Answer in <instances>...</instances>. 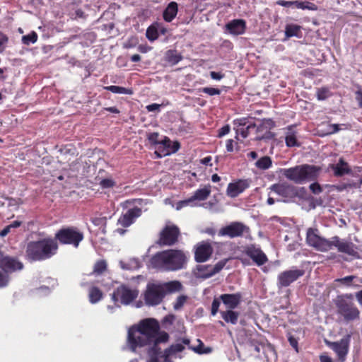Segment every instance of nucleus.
Masks as SVG:
<instances>
[{
    "label": "nucleus",
    "instance_id": "4be33fe9",
    "mask_svg": "<svg viewBox=\"0 0 362 362\" xmlns=\"http://www.w3.org/2000/svg\"><path fill=\"white\" fill-rule=\"evenodd\" d=\"M141 214L142 211L141 208L135 206L132 209H129L119 218L117 223L123 228H127L130 226L137 218L141 216Z\"/></svg>",
    "mask_w": 362,
    "mask_h": 362
},
{
    "label": "nucleus",
    "instance_id": "c9c22d12",
    "mask_svg": "<svg viewBox=\"0 0 362 362\" xmlns=\"http://www.w3.org/2000/svg\"><path fill=\"white\" fill-rule=\"evenodd\" d=\"M356 279H357V276L350 275L343 278L336 279L334 280V283L337 286H345L346 288H349L353 286V281Z\"/></svg>",
    "mask_w": 362,
    "mask_h": 362
},
{
    "label": "nucleus",
    "instance_id": "4d7b16f0",
    "mask_svg": "<svg viewBox=\"0 0 362 362\" xmlns=\"http://www.w3.org/2000/svg\"><path fill=\"white\" fill-rule=\"evenodd\" d=\"M290 345L296 351V352H298V340L293 336H289L288 339Z\"/></svg>",
    "mask_w": 362,
    "mask_h": 362
},
{
    "label": "nucleus",
    "instance_id": "052dcab7",
    "mask_svg": "<svg viewBox=\"0 0 362 362\" xmlns=\"http://www.w3.org/2000/svg\"><path fill=\"white\" fill-rule=\"evenodd\" d=\"M64 153V155L66 156L67 154L74 156L75 154V149L72 148L71 146H66L64 149L62 150Z\"/></svg>",
    "mask_w": 362,
    "mask_h": 362
},
{
    "label": "nucleus",
    "instance_id": "72a5a7b5",
    "mask_svg": "<svg viewBox=\"0 0 362 362\" xmlns=\"http://www.w3.org/2000/svg\"><path fill=\"white\" fill-rule=\"evenodd\" d=\"M211 193V187L210 186H206L204 188L198 189L194 193V194L189 197L191 202H193L196 200L198 201H204L206 200Z\"/></svg>",
    "mask_w": 362,
    "mask_h": 362
},
{
    "label": "nucleus",
    "instance_id": "9b49d317",
    "mask_svg": "<svg viewBox=\"0 0 362 362\" xmlns=\"http://www.w3.org/2000/svg\"><path fill=\"white\" fill-rule=\"evenodd\" d=\"M307 244L320 252H327L330 250V240L320 237L317 228H309L306 233Z\"/></svg>",
    "mask_w": 362,
    "mask_h": 362
},
{
    "label": "nucleus",
    "instance_id": "a878e982",
    "mask_svg": "<svg viewBox=\"0 0 362 362\" xmlns=\"http://www.w3.org/2000/svg\"><path fill=\"white\" fill-rule=\"evenodd\" d=\"M0 267L5 272L11 273L17 270H21L23 264L16 258L6 256Z\"/></svg>",
    "mask_w": 362,
    "mask_h": 362
},
{
    "label": "nucleus",
    "instance_id": "f704fd0d",
    "mask_svg": "<svg viewBox=\"0 0 362 362\" xmlns=\"http://www.w3.org/2000/svg\"><path fill=\"white\" fill-rule=\"evenodd\" d=\"M103 292L96 286H93L89 290V301L94 304L99 302L103 298Z\"/></svg>",
    "mask_w": 362,
    "mask_h": 362
},
{
    "label": "nucleus",
    "instance_id": "39448f33",
    "mask_svg": "<svg viewBox=\"0 0 362 362\" xmlns=\"http://www.w3.org/2000/svg\"><path fill=\"white\" fill-rule=\"evenodd\" d=\"M337 314L346 322L358 320L361 312L354 303V295L351 293L339 294L333 299Z\"/></svg>",
    "mask_w": 362,
    "mask_h": 362
},
{
    "label": "nucleus",
    "instance_id": "79ce46f5",
    "mask_svg": "<svg viewBox=\"0 0 362 362\" xmlns=\"http://www.w3.org/2000/svg\"><path fill=\"white\" fill-rule=\"evenodd\" d=\"M159 134L158 132H152L149 133L147 136V139L151 144L156 146V147H158L159 143L160 140L158 139Z\"/></svg>",
    "mask_w": 362,
    "mask_h": 362
},
{
    "label": "nucleus",
    "instance_id": "f3484780",
    "mask_svg": "<svg viewBox=\"0 0 362 362\" xmlns=\"http://www.w3.org/2000/svg\"><path fill=\"white\" fill-rule=\"evenodd\" d=\"M180 147V144L177 141H171L169 138L164 136L160 140L158 147H155V153L158 157H165L175 153Z\"/></svg>",
    "mask_w": 362,
    "mask_h": 362
},
{
    "label": "nucleus",
    "instance_id": "6ab92c4d",
    "mask_svg": "<svg viewBox=\"0 0 362 362\" xmlns=\"http://www.w3.org/2000/svg\"><path fill=\"white\" fill-rule=\"evenodd\" d=\"M251 184L250 179H238L228 185L226 194L230 198H235L249 188Z\"/></svg>",
    "mask_w": 362,
    "mask_h": 362
},
{
    "label": "nucleus",
    "instance_id": "a18cd8bd",
    "mask_svg": "<svg viewBox=\"0 0 362 362\" xmlns=\"http://www.w3.org/2000/svg\"><path fill=\"white\" fill-rule=\"evenodd\" d=\"M255 165L262 170L268 169L272 165V160H257Z\"/></svg>",
    "mask_w": 362,
    "mask_h": 362
},
{
    "label": "nucleus",
    "instance_id": "c85d7f7f",
    "mask_svg": "<svg viewBox=\"0 0 362 362\" xmlns=\"http://www.w3.org/2000/svg\"><path fill=\"white\" fill-rule=\"evenodd\" d=\"M178 11V5L175 1H171L163 11V18L167 22H171L176 16Z\"/></svg>",
    "mask_w": 362,
    "mask_h": 362
},
{
    "label": "nucleus",
    "instance_id": "7ed1b4c3",
    "mask_svg": "<svg viewBox=\"0 0 362 362\" xmlns=\"http://www.w3.org/2000/svg\"><path fill=\"white\" fill-rule=\"evenodd\" d=\"M182 284L178 281L164 284L148 283L143 293L146 305L156 306L160 304L168 293L181 290Z\"/></svg>",
    "mask_w": 362,
    "mask_h": 362
},
{
    "label": "nucleus",
    "instance_id": "3c124183",
    "mask_svg": "<svg viewBox=\"0 0 362 362\" xmlns=\"http://www.w3.org/2000/svg\"><path fill=\"white\" fill-rule=\"evenodd\" d=\"M202 91L206 94L209 95H220L221 90L218 88H211V87H204L202 89Z\"/></svg>",
    "mask_w": 362,
    "mask_h": 362
},
{
    "label": "nucleus",
    "instance_id": "6e6d98bb",
    "mask_svg": "<svg viewBox=\"0 0 362 362\" xmlns=\"http://www.w3.org/2000/svg\"><path fill=\"white\" fill-rule=\"evenodd\" d=\"M189 198L178 202L176 204V210H180L183 207H185L191 204Z\"/></svg>",
    "mask_w": 362,
    "mask_h": 362
},
{
    "label": "nucleus",
    "instance_id": "e2e57ef3",
    "mask_svg": "<svg viewBox=\"0 0 362 362\" xmlns=\"http://www.w3.org/2000/svg\"><path fill=\"white\" fill-rule=\"evenodd\" d=\"M160 107V105L156 104V103H153V104L147 105L146 107V108L148 112H156V111L159 112Z\"/></svg>",
    "mask_w": 362,
    "mask_h": 362
},
{
    "label": "nucleus",
    "instance_id": "5fc2aeb1",
    "mask_svg": "<svg viewBox=\"0 0 362 362\" xmlns=\"http://www.w3.org/2000/svg\"><path fill=\"white\" fill-rule=\"evenodd\" d=\"M7 42L8 37L4 34L0 33V53L4 50Z\"/></svg>",
    "mask_w": 362,
    "mask_h": 362
},
{
    "label": "nucleus",
    "instance_id": "8fccbe9b",
    "mask_svg": "<svg viewBox=\"0 0 362 362\" xmlns=\"http://www.w3.org/2000/svg\"><path fill=\"white\" fill-rule=\"evenodd\" d=\"M221 300L218 298H214L211 304V313L212 315H216L218 312V308L221 304Z\"/></svg>",
    "mask_w": 362,
    "mask_h": 362
},
{
    "label": "nucleus",
    "instance_id": "9d476101",
    "mask_svg": "<svg viewBox=\"0 0 362 362\" xmlns=\"http://www.w3.org/2000/svg\"><path fill=\"white\" fill-rule=\"evenodd\" d=\"M250 228L242 222L234 221L220 228L218 235L235 238L243 237L245 234H250Z\"/></svg>",
    "mask_w": 362,
    "mask_h": 362
},
{
    "label": "nucleus",
    "instance_id": "dca6fc26",
    "mask_svg": "<svg viewBox=\"0 0 362 362\" xmlns=\"http://www.w3.org/2000/svg\"><path fill=\"white\" fill-rule=\"evenodd\" d=\"M305 272L303 269H291L284 271L278 275L277 286L279 288L289 286L292 283L303 276Z\"/></svg>",
    "mask_w": 362,
    "mask_h": 362
},
{
    "label": "nucleus",
    "instance_id": "69168bd1",
    "mask_svg": "<svg viewBox=\"0 0 362 362\" xmlns=\"http://www.w3.org/2000/svg\"><path fill=\"white\" fill-rule=\"evenodd\" d=\"M173 355L171 353L168 352V350L165 349L164 350V352L163 353L161 357L163 358V362H173L170 358V356Z\"/></svg>",
    "mask_w": 362,
    "mask_h": 362
},
{
    "label": "nucleus",
    "instance_id": "58836bf2",
    "mask_svg": "<svg viewBox=\"0 0 362 362\" xmlns=\"http://www.w3.org/2000/svg\"><path fill=\"white\" fill-rule=\"evenodd\" d=\"M37 34L35 31H32L28 35H23L22 37V42L25 45H30V44H34L37 40Z\"/></svg>",
    "mask_w": 362,
    "mask_h": 362
},
{
    "label": "nucleus",
    "instance_id": "393cba45",
    "mask_svg": "<svg viewBox=\"0 0 362 362\" xmlns=\"http://www.w3.org/2000/svg\"><path fill=\"white\" fill-rule=\"evenodd\" d=\"M225 27L233 35H243L246 30V21L243 19H234L226 23Z\"/></svg>",
    "mask_w": 362,
    "mask_h": 362
},
{
    "label": "nucleus",
    "instance_id": "13d9d810",
    "mask_svg": "<svg viewBox=\"0 0 362 362\" xmlns=\"http://www.w3.org/2000/svg\"><path fill=\"white\" fill-rule=\"evenodd\" d=\"M230 126L228 124H226L223 127H222L219 130H218V137H222L226 134H228L230 132Z\"/></svg>",
    "mask_w": 362,
    "mask_h": 362
},
{
    "label": "nucleus",
    "instance_id": "09e8293b",
    "mask_svg": "<svg viewBox=\"0 0 362 362\" xmlns=\"http://www.w3.org/2000/svg\"><path fill=\"white\" fill-rule=\"evenodd\" d=\"M238 140H233V139H228L226 141V150L228 152H233L235 149H235L238 151L239 147L238 146V142H237Z\"/></svg>",
    "mask_w": 362,
    "mask_h": 362
},
{
    "label": "nucleus",
    "instance_id": "bb28decb",
    "mask_svg": "<svg viewBox=\"0 0 362 362\" xmlns=\"http://www.w3.org/2000/svg\"><path fill=\"white\" fill-rule=\"evenodd\" d=\"M329 168L333 171V174L336 177H342L351 173L349 165L344 160H339L337 163L331 164Z\"/></svg>",
    "mask_w": 362,
    "mask_h": 362
},
{
    "label": "nucleus",
    "instance_id": "774afa93",
    "mask_svg": "<svg viewBox=\"0 0 362 362\" xmlns=\"http://www.w3.org/2000/svg\"><path fill=\"white\" fill-rule=\"evenodd\" d=\"M356 100L358 103V106L362 107V90H357L356 92Z\"/></svg>",
    "mask_w": 362,
    "mask_h": 362
},
{
    "label": "nucleus",
    "instance_id": "864d4df0",
    "mask_svg": "<svg viewBox=\"0 0 362 362\" xmlns=\"http://www.w3.org/2000/svg\"><path fill=\"white\" fill-rule=\"evenodd\" d=\"M310 189L315 194H318L322 191L321 186L317 182L311 184L310 185Z\"/></svg>",
    "mask_w": 362,
    "mask_h": 362
},
{
    "label": "nucleus",
    "instance_id": "6e6552de",
    "mask_svg": "<svg viewBox=\"0 0 362 362\" xmlns=\"http://www.w3.org/2000/svg\"><path fill=\"white\" fill-rule=\"evenodd\" d=\"M336 247L340 253L345 254L352 259H359V248L353 242L340 238L339 236H334L330 240V250Z\"/></svg>",
    "mask_w": 362,
    "mask_h": 362
},
{
    "label": "nucleus",
    "instance_id": "49530a36",
    "mask_svg": "<svg viewBox=\"0 0 362 362\" xmlns=\"http://www.w3.org/2000/svg\"><path fill=\"white\" fill-rule=\"evenodd\" d=\"M198 341L199 342V344L196 347H192V349H193L196 353L198 354H207L210 352V348H205L203 342L199 339Z\"/></svg>",
    "mask_w": 362,
    "mask_h": 362
},
{
    "label": "nucleus",
    "instance_id": "de8ad7c7",
    "mask_svg": "<svg viewBox=\"0 0 362 362\" xmlns=\"http://www.w3.org/2000/svg\"><path fill=\"white\" fill-rule=\"evenodd\" d=\"M99 184L102 188L107 189L113 187L115 185V182L110 178H105Z\"/></svg>",
    "mask_w": 362,
    "mask_h": 362
},
{
    "label": "nucleus",
    "instance_id": "a211bd4d",
    "mask_svg": "<svg viewBox=\"0 0 362 362\" xmlns=\"http://www.w3.org/2000/svg\"><path fill=\"white\" fill-rule=\"evenodd\" d=\"M214 252V248L209 241H202L194 247V260L197 263L208 261Z\"/></svg>",
    "mask_w": 362,
    "mask_h": 362
},
{
    "label": "nucleus",
    "instance_id": "cd10ccee",
    "mask_svg": "<svg viewBox=\"0 0 362 362\" xmlns=\"http://www.w3.org/2000/svg\"><path fill=\"white\" fill-rule=\"evenodd\" d=\"M297 132L293 126H289L285 132V141L288 147L299 146L300 142L297 139Z\"/></svg>",
    "mask_w": 362,
    "mask_h": 362
},
{
    "label": "nucleus",
    "instance_id": "aec40b11",
    "mask_svg": "<svg viewBox=\"0 0 362 362\" xmlns=\"http://www.w3.org/2000/svg\"><path fill=\"white\" fill-rule=\"evenodd\" d=\"M272 190L277 194L286 198L287 200L293 199L298 195L296 187L288 183L274 184L271 187Z\"/></svg>",
    "mask_w": 362,
    "mask_h": 362
},
{
    "label": "nucleus",
    "instance_id": "473e14b6",
    "mask_svg": "<svg viewBox=\"0 0 362 362\" xmlns=\"http://www.w3.org/2000/svg\"><path fill=\"white\" fill-rule=\"evenodd\" d=\"M254 124H250L245 127V123L240 122L235 129V139L239 140V135H241L243 139L246 138L251 132H254Z\"/></svg>",
    "mask_w": 362,
    "mask_h": 362
},
{
    "label": "nucleus",
    "instance_id": "2eb2a0df",
    "mask_svg": "<svg viewBox=\"0 0 362 362\" xmlns=\"http://www.w3.org/2000/svg\"><path fill=\"white\" fill-rule=\"evenodd\" d=\"M351 334H346L338 341H326L337 356V362H344L349 352Z\"/></svg>",
    "mask_w": 362,
    "mask_h": 362
},
{
    "label": "nucleus",
    "instance_id": "37998d69",
    "mask_svg": "<svg viewBox=\"0 0 362 362\" xmlns=\"http://www.w3.org/2000/svg\"><path fill=\"white\" fill-rule=\"evenodd\" d=\"M166 349L168 350V352H170L172 354H175L179 352H182L185 349V346L182 344H172Z\"/></svg>",
    "mask_w": 362,
    "mask_h": 362
},
{
    "label": "nucleus",
    "instance_id": "bf43d9fd",
    "mask_svg": "<svg viewBox=\"0 0 362 362\" xmlns=\"http://www.w3.org/2000/svg\"><path fill=\"white\" fill-rule=\"evenodd\" d=\"M340 130L339 125L337 124H331L328 125V133L329 134H334Z\"/></svg>",
    "mask_w": 362,
    "mask_h": 362
},
{
    "label": "nucleus",
    "instance_id": "f03ea898",
    "mask_svg": "<svg viewBox=\"0 0 362 362\" xmlns=\"http://www.w3.org/2000/svg\"><path fill=\"white\" fill-rule=\"evenodd\" d=\"M187 257L181 250H167L156 252L150 259L151 266L161 271L173 272L185 268Z\"/></svg>",
    "mask_w": 362,
    "mask_h": 362
},
{
    "label": "nucleus",
    "instance_id": "b1692460",
    "mask_svg": "<svg viewBox=\"0 0 362 362\" xmlns=\"http://www.w3.org/2000/svg\"><path fill=\"white\" fill-rule=\"evenodd\" d=\"M276 4L284 7H292L302 10L316 11L317 9L315 4L309 1L279 0Z\"/></svg>",
    "mask_w": 362,
    "mask_h": 362
},
{
    "label": "nucleus",
    "instance_id": "e433bc0d",
    "mask_svg": "<svg viewBox=\"0 0 362 362\" xmlns=\"http://www.w3.org/2000/svg\"><path fill=\"white\" fill-rule=\"evenodd\" d=\"M165 59L170 64L175 65L182 59V57L177 51L170 49L166 52Z\"/></svg>",
    "mask_w": 362,
    "mask_h": 362
},
{
    "label": "nucleus",
    "instance_id": "2f4dec72",
    "mask_svg": "<svg viewBox=\"0 0 362 362\" xmlns=\"http://www.w3.org/2000/svg\"><path fill=\"white\" fill-rule=\"evenodd\" d=\"M221 315L226 323L236 325L238 320L240 313L231 309H227L225 311H221Z\"/></svg>",
    "mask_w": 362,
    "mask_h": 362
},
{
    "label": "nucleus",
    "instance_id": "c03bdc74",
    "mask_svg": "<svg viewBox=\"0 0 362 362\" xmlns=\"http://www.w3.org/2000/svg\"><path fill=\"white\" fill-rule=\"evenodd\" d=\"M158 37V31L157 30L153 27H149L146 30V37L150 41H153L156 40Z\"/></svg>",
    "mask_w": 362,
    "mask_h": 362
},
{
    "label": "nucleus",
    "instance_id": "20e7f679",
    "mask_svg": "<svg viewBox=\"0 0 362 362\" xmlns=\"http://www.w3.org/2000/svg\"><path fill=\"white\" fill-rule=\"evenodd\" d=\"M58 243L48 237L36 241L30 242L26 248V256L31 261L48 259L57 253Z\"/></svg>",
    "mask_w": 362,
    "mask_h": 362
},
{
    "label": "nucleus",
    "instance_id": "0e129e2a",
    "mask_svg": "<svg viewBox=\"0 0 362 362\" xmlns=\"http://www.w3.org/2000/svg\"><path fill=\"white\" fill-rule=\"evenodd\" d=\"M210 76L214 80H221L224 78V74L221 72L211 71Z\"/></svg>",
    "mask_w": 362,
    "mask_h": 362
},
{
    "label": "nucleus",
    "instance_id": "f8f14e48",
    "mask_svg": "<svg viewBox=\"0 0 362 362\" xmlns=\"http://www.w3.org/2000/svg\"><path fill=\"white\" fill-rule=\"evenodd\" d=\"M180 228L175 225H166L159 233L157 243L161 246H172L177 243Z\"/></svg>",
    "mask_w": 362,
    "mask_h": 362
},
{
    "label": "nucleus",
    "instance_id": "412c9836",
    "mask_svg": "<svg viewBox=\"0 0 362 362\" xmlns=\"http://www.w3.org/2000/svg\"><path fill=\"white\" fill-rule=\"evenodd\" d=\"M245 254L249 257L257 265L262 266L268 262L265 253L254 245H250L245 248Z\"/></svg>",
    "mask_w": 362,
    "mask_h": 362
},
{
    "label": "nucleus",
    "instance_id": "423d86ee",
    "mask_svg": "<svg viewBox=\"0 0 362 362\" xmlns=\"http://www.w3.org/2000/svg\"><path fill=\"white\" fill-rule=\"evenodd\" d=\"M284 175L294 182L300 184L317 177V169L314 166L301 165L285 170Z\"/></svg>",
    "mask_w": 362,
    "mask_h": 362
},
{
    "label": "nucleus",
    "instance_id": "603ef678",
    "mask_svg": "<svg viewBox=\"0 0 362 362\" xmlns=\"http://www.w3.org/2000/svg\"><path fill=\"white\" fill-rule=\"evenodd\" d=\"M251 349H254L257 353H259L261 349H263L264 348V344H257L254 340H252L250 341V344Z\"/></svg>",
    "mask_w": 362,
    "mask_h": 362
},
{
    "label": "nucleus",
    "instance_id": "5701e85b",
    "mask_svg": "<svg viewBox=\"0 0 362 362\" xmlns=\"http://www.w3.org/2000/svg\"><path fill=\"white\" fill-rule=\"evenodd\" d=\"M219 299L227 309L234 310L241 303L243 295L240 292L235 293H224L219 296Z\"/></svg>",
    "mask_w": 362,
    "mask_h": 362
},
{
    "label": "nucleus",
    "instance_id": "0eeeda50",
    "mask_svg": "<svg viewBox=\"0 0 362 362\" xmlns=\"http://www.w3.org/2000/svg\"><path fill=\"white\" fill-rule=\"evenodd\" d=\"M84 235L78 228L74 226L63 227L55 233L54 239L62 245H71L78 247L83 240Z\"/></svg>",
    "mask_w": 362,
    "mask_h": 362
},
{
    "label": "nucleus",
    "instance_id": "680f3d73",
    "mask_svg": "<svg viewBox=\"0 0 362 362\" xmlns=\"http://www.w3.org/2000/svg\"><path fill=\"white\" fill-rule=\"evenodd\" d=\"M327 89H324V88H322V89H319L317 90V98L319 100H325L327 98Z\"/></svg>",
    "mask_w": 362,
    "mask_h": 362
},
{
    "label": "nucleus",
    "instance_id": "ea45409f",
    "mask_svg": "<svg viewBox=\"0 0 362 362\" xmlns=\"http://www.w3.org/2000/svg\"><path fill=\"white\" fill-rule=\"evenodd\" d=\"M107 269V263L105 260L98 261L93 269V272L97 274H101Z\"/></svg>",
    "mask_w": 362,
    "mask_h": 362
},
{
    "label": "nucleus",
    "instance_id": "a19ab883",
    "mask_svg": "<svg viewBox=\"0 0 362 362\" xmlns=\"http://www.w3.org/2000/svg\"><path fill=\"white\" fill-rule=\"evenodd\" d=\"M187 298V297L184 295L178 296L173 304V308L175 310L181 309L183 307L184 304L186 303Z\"/></svg>",
    "mask_w": 362,
    "mask_h": 362
},
{
    "label": "nucleus",
    "instance_id": "338daca9",
    "mask_svg": "<svg viewBox=\"0 0 362 362\" xmlns=\"http://www.w3.org/2000/svg\"><path fill=\"white\" fill-rule=\"evenodd\" d=\"M354 295V297H356L358 304L362 308V289L356 292Z\"/></svg>",
    "mask_w": 362,
    "mask_h": 362
},
{
    "label": "nucleus",
    "instance_id": "c756f323",
    "mask_svg": "<svg viewBox=\"0 0 362 362\" xmlns=\"http://www.w3.org/2000/svg\"><path fill=\"white\" fill-rule=\"evenodd\" d=\"M302 27L297 24L289 23L285 27V37L286 39H289L292 37H301L302 36Z\"/></svg>",
    "mask_w": 362,
    "mask_h": 362
},
{
    "label": "nucleus",
    "instance_id": "f257e3e1",
    "mask_svg": "<svg viewBox=\"0 0 362 362\" xmlns=\"http://www.w3.org/2000/svg\"><path fill=\"white\" fill-rule=\"evenodd\" d=\"M160 325L154 318L141 320L137 325L132 326L128 330L127 342L132 351L138 347H143L151 344L166 343L169 334L165 331H160Z\"/></svg>",
    "mask_w": 362,
    "mask_h": 362
},
{
    "label": "nucleus",
    "instance_id": "4c0bfd02",
    "mask_svg": "<svg viewBox=\"0 0 362 362\" xmlns=\"http://www.w3.org/2000/svg\"><path fill=\"white\" fill-rule=\"evenodd\" d=\"M104 88L107 90H109L113 93L116 94H125V95H132L133 90L130 88H127L122 86H105Z\"/></svg>",
    "mask_w": 362,
    "mask_h": 362
},
{
    "label": "nucleus",
    "instance_id": "1a4fd4ad",
    "mask_svg": "<svg viewBox=\"0 0 362 362\" xmlns=\"http://www.w3.org/2000/svg\"><path fill=\"white\" fill-rule=\"evenodd\" d=\"M139 293L137 288H132L127 285L122 284L113 291L111 298L115 304L119 302L123 305H129L136 299Z\"/></svg>",
    "mask_w": 362,
    "mask_h": 362
},
{
    "label": "nucleus",
    "instance_id": "7c9ffc66",
    "mask_svg": "<svg viewBox=\"0 0 362 362\" xmlns=\"http://www.w3.org/2000/svg\"><path fill=\"white\" fill-rule=\"evenodd\" d=\"M152 346L148 348L147 351L148 360L147 362H159V357H161V349L159 347V344H151Z\"/></svg>",
    "mask_w": 362,
    "mask_h": 362
},
{
    "label": "nucleus",
    "instance_id": "ddd939ff",
    "mask_svg": "<svg viewBox=\"0 0 362 362\" xmlns=\"http://www.w3.org/2000/svg\"><path fill=\"white\" fill-rule=\"evenodd\" d=\"M226 260H221L214 266L211 264H198L193 271L196 278L206 279L219 273L225 267Z\"/></svg>",
    "mask_w": 362,
    "mask_h": 362
},
{
    "label": "nucleus",
    "instance_id": "4468645a",
    "mask_svg": "<svg viewBox=\"0 0 362 362\" xmlns=\"http://www.w3.org/2000/svg\"><path fill=\"white\" fill-rule=\"evenodd\" d=\"M254 132L256 134L255 139L269 140L274 136V134L271 132L272 129L275 127V123L272 119H264L259 120L257 123L254 124Z\"/></svg>",
    "mask_w": 362,
    "mask_h": 362
}]
</instances>
